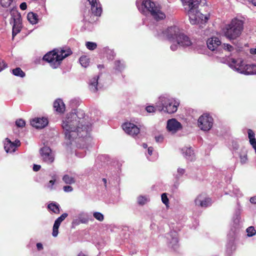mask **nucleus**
Segmentation results:
<instances>
[{"instance_id":"nucleus-30","label":"nucleus","mask_w":256,"mask_h":256,"mask_svg":"<svg viewBox=\"0 0 256 256\" xmlns=\"http://www.w3.org/2000/svg\"><path fill=\"white\" fill-rule=\"evenodd\" d=\"M12 74L16 76L22 78H24L26 76L25 72H23L20 68H16L13 69L12 70Z\"/></svg>"},{"instance_id":"nucleus-31","label":"nucleus","mask_w":256,"mask_h":256,"mask_svg":"<svg viewBox=\"0 0 256 256\" xmlns=\"http://www.w3.org/2000/svg\"><path fill=\"white\" fill-rule=\"evenodd\" d=\"M153 152H154V148L150 146L148 148V150H147V153H146V156L147 158L149 160L153 161L156 159V156H154L150 157L151 156L154 155V154L153 153Z\"/></svg>"},{"instance_id":"nucleus-45","label":"nucleus","mask_w":256,"mask_h":256,"mask_svg":"<svg viewBox=\"0 0 256 256\" xmlns=\"http://www.w3.org/2000/svg\"><path fill=\"white\" fill-rule=\"evenodd\" d=\"M240 159L241 163L244 164L246 162L247 160V156L245 152H243V154H240Z\"/></svg>"},{"instance_id":"nucleus-1","label":"nucleus","mask_w":256,"mask_h":256,"mask_svg":"<svg viewBox=\"0 0 256 256\" xmlns=\"http://www.w3.org/2000/svg\"><path fill=\"white\" fill-rule=\"evenodd\" d=\"M62 126L65 138L70 142L77 138L87 136L92 130V124L80 110L68 114L62 120Z\"/></svg>"},{"instance_id":"nucleus-23","label":"nucleus","mask_w":256,"mask_h":256,"mask_svg":"<svg viewBox=\"0 0 256 256\" xmlns=\"http://www.w3.org/2000/svg\"><path fill=\"white\" fill-rule=\"evenodd\" d=\"M98 76H94L89 82V89L92 92H96L98 90Z\"/></svg>"},{"instance_id":"nucleus-56","label":"nucleus","mask_w":256,"mask_h":256,"mask_svg":"<svg viewBox=\"0 0 256 256\" xmlns=\"http://www.w3.org/2000/svg\"><path fill=\"white\" fill-rule=\"evenodd\" d=\"M102 182H103L104 186L106 188V183H107V180H106V178H102Z\"/></svg>"},{"instance_id":"nucleus-26","label":"nucleus","mask_w":256,"mask_h":256,"mask_svg":"<svg viewBox=\"0 0 256 256\" xmlns=\"http://www.w3.org/2000/svg\"><path fill=\"white\" fill-rule=\"evenodd\" d=\"M62 180L65 184H72L76 182L74 176L68 174H64L62 176Z\"/></svg>"},{"instance_id":"nucleus-60","label":"nucleus","mask_w":256,"mask_h":256,"mask_svg":"<svg viewBox=\"0 0 256 256\" xmlns=\"http://www.w3.org/2000/svg\"><path fill=\"white\" fill-rule=\"evenodd\" d=\"M78 256H86L85 255H84V254H80L78 255Z\"/></svg>"},{"instance_id":"nucleus-12","label":"nucleus","mask_w":256,"mask_h":256,"mask_svg":"<svg viewBox=\"0 0 256 256\" xmlns=\"http://www.w3.org/2000/svg\"><path fill=\"white\" fill-rule=\"evenodd\" d=\"M167 242L170 247L174 250H176L178 246V238L176 232L171 231L166 234Z\"/></svg>"},{"instance_id":"nucleus-46","label":"nucleus","mask_w":256,"mask_h":256,"mask_svg":"<svg viewBox=\"0 0 256 256\" xmlns=\"http://www.w3.org/2000/svg\"><path fill=\"white\" fill-rule=\"evenodd\" d=\"M233 192L237 197H240L242 196V194L240 192L239 188H233Z\"/></svg>"},{"instance_id":"nucleus-52","label":"nucleus","mask_w":256,"mask_h":256,"mask_svg":"<svg viewBox=\"0 0 256 256\" xmlns=\"http://www.w3.org/2000/svg\"><path fill=\"white\" fill-rule=\"evenodd\" d=\"M20 8L22 10H25L26 8L27 5L26 2H22L20 4Z\"/></svg>"},{"instance_id":"nucleus-13","label":"nucleus","mask_w":256,"mask_h":256,"mask_svg":"<svg viewBox=\"0 0 256 256\" xmlns=\"http://www.w3.org/2000/svg\"><path fill=\"white\" fill-rule=\"evenodd\" d=\"M40 154L44 162L51 164L54 161V155L49 147L44 146L40 150Z\"/></svg>"},{"instance_id":"nucleus-40","label":"nucleus","mask_w":256,"mask_h":256,"mask_svg":"<svg viewBox=\"0 0 256 256\" xmlns=\"http://www.w3.org/2000/svg\"><path fill=\"white\" fill-rule=\"evenodd\" d=\"M14 0H0V4L3 8L9 7Z\"/></svg>"},{"instance_id":"nucleus-38","label":"nucleus","mask_w":256,"mask_h":256,"mask_svg":"<svg viewBox=\"0 0 256 256\" xmlns=\"http://www.w3.org/2000/svg\"><path fill=\"white\" fill-rule=\"evenodd\" d=\"M86 48L89 50H94L97 47V44L96 42H88L86 43Z\"/></svg>"},{"instance_id":"nucleus-51","label":"nucleus","mask_w":256,"mask_h":256,"mask_svg":"<svg viewBox=\"0 0 256 256\" xmlns=\"http://www.w3.org/2000/svg\"><path fill=\"white\" fill-rule=\"evenodd\" d=\"M248 4H252L253 6H256V0H246Z\"/></svg>"},{"instance_id":"nucleus-28","label":"nucleus","mask_w":256,"mask_h":256,"mask_svg":"<svg viewBox=\"0 0 256 256\" xmlns=\"http://www.w3.org/2000/svg\"><path fill=\"white\" fill-rule=\"evenodd\" d=\"M27 18L30 22L32 24H36L38 22L37 14L32 12H30L28 14Z\"/></svg>"},{"instance_id":"nucleus-58","label":"nucleus","mask_w":256,"mask_h":256,"mask_svg":"<svg viewBox=\"0 0 256 256\" xmlns=\"http://www.w3.org/2000/svg\"><path fill=\"white\" fill-rule=\"evenodd\" d=\"M142 147H143L144 148H148V145H147V144H145V143H144V144H142Z\"/></svg>"},{"instance_id":"nucleus-41","label":"nucleus","mask_w":256,"mask_h":256,"mask_svg":"<svg viewBox=\"0 0 256 256\" xmlns=\"http://www.w3.org/2000/svg\"><path fill=\"white\" fill-rule=\"evenodd\" d=\"M93 216L96 220L100 222H102L104 219V215L100 212H94Z\"/></svg>"},{"instance_id":"nucleus-11","label":"nucleus","mask_w":256,"mask_h":256,"mask_svg":"<svg viewBox=\"0 0 256 256\" xmlns=\"http://www.w3.org/2000/svg\"><path fill=\"white\" fill-rule=\"evenodd\" d=\"M175 42L176 44H172L170 46V50L172 51L176 50L178 46L188 47L192 44V42L190 38L184 34L182 32L178 37Z\"/></svg>"},{"instance_id":"nucleus-39","label":"nucleus","mask_w":256,"mask_h":256,"mask_svg":"<svg viewBox=\"0 0 256 256\" xmlns=\"http://www.w3.org/2000/svg\"><path fill=\"white\" fill-rule=\"evenodd\" d=\"M86 214L84 212H80L78 214V218L80 219V223L86 224L88 222V219L85 217Z\"/></svg>"},{"instance_id":"nucleus-53","label":"nucleus","mask_w":256,"mask_h":256,"mask_svg":"<svg viewBox=\"0 0 256 256\" xmlns=\"http://www.w3.org/2000/svg\"><path fill=\"white\" fill-rule=\"evenodd\" d=\"M80 222V219L76 218L72 220V224H75V225H78V224H79Z\"/></svg>"},{"instance_id":"nucleus-6","label":"nucleus","mask_w":256,"mask_h":256,"mask_svg":"<svg viewBox=\"0 0 256 256\" xmlns=\"http://www.w3.org/2000/svg\"><path fill=\"white\" fill-rule=\"evenodd\" d=\"M227 62L230 68L239 73L244 74H256V66L254 64L244 65L242 58L234 59L228 58Z\"/></svg>"},{"instance_id":"nucleus-7","label":"nucleus","mask_w":256,"mask_h":256,"mask_svg":"<svg viewBox=\"0 0 256 256\" xmlns=\"http://www.w3.org/2000/svg\"><path fill=\"white\" fill-rule=\"evenodd\" d=\"M70 54V51L66 52L63 49L54 50L46 54L43 59L48 62L52 68H56L60 66L62 60Z\"/></svg>"},{"instance_id":"nucleus-57","label":"nucleus","mask_w":256,"mask_h":256,"mask_svg":"<svg viewBox=\"0 0 256 256\" xmlns=\"http://www.w3.org/2000/svg\"><path fill=\"white\" fill-rule=\"evenodd\" d=\"M250 53L252 54H256V48H252L250 50Z\"/></svg>"},{"instance_id":"nucleus-44","label":"nucleus","mask_w":256,"mask_h":256,"mask_svg":"<svg viewBox=\"0 0 256 256\" xmlns=\"http://www.w3.org/2000/svg\"><path fill=\"white\" fill-rule=\"evenodd\" d=\"M16 124L17 126L22 128L25 126V122L22 119H19L16 122Z\"/></svg>"},{"instance_id":"nucleus-43","label":"nucleus","mask_w":256,"mask_h":256,"mask_svg":"<svg viewBox=\"0 0 256 256\" xmlns=\"http://www.w3.org/2000/svg\"><path fill=\"white\" fill-rule=\"evenodd\" d=\"M240 210L236 212V216L234 219V224L236 225H238L240 223Z\"/></svg>"},{"instance_id":"nucleus-36","label":"nucleus","mask_w":256,"mask_h":256,"mask_svg":"<svg viewBox=\"0 0 256 256\" xmlns=\"http://www.w3.org/2000/svg\"><path fill=\"white\" fill-rule=\"evenodd\" d=\"M246 236L248 237H251L255 235V234H256V230L254 226H250L246 228Z\"/></svg>"},{"instance_id":"nucleus-35","label":"nucleus","mask_w":256,"mask_h":256,"mask_svg":"<svg viewBox=\"0 0 256 256\" xmlns=\"http://www.w3.org/2000/svg\"><path fill=\"white\" fill-rule=\"evenodd\" d=\"M125 66L123 62L116 60L114 62V68L119 72H122Z\"/></svg>"},{"instance_id":"nucleus-5","label":"nucleus","mask_w":256,"mask_h":256,"mask_svg":"<svg viewBox=\"0 0 256 256\" xmlns=\"http://www.w3.org/2000/svg\"><path fill=\"white\" fill-rule=\"evenodd\" d=\"M180 104V102L177 98L169 96H161L156 103V107L160 112L174 114L177 111Z\"/></svg>"},{"instance_id":"nucleus-2","label":"nucleus","mask_w":256,"mask_h":256,"mask_svg":"<svg viewBox=\"0 0 256 256\" xmlns=\"http://www.w3.org/2000/svg\"><path fill=\"white\" fill-rule=\"evenodd\" d=\"M180 1L188 16L191 24H205L208 20V16L204 15L198 10L200 0H180Z\"/></svg>"},{"instance_id":"nucleus-20","label":"nucleus","mask_w":256,"mask_h":256,"mask_svg":"<svg viewBox=\"0 0 256 256\" xmlns=\"http://www.w3.org/2000/svg\"><path fill=\"white\" fill-rule=\"evenodd\" d=\"M68 216V214L66 213L62 214L60 217H58L55 220L54 226H53V230H52V236L54 237H56L58 234V228L61 224V222Z\"/></svg>"},{"instance_id":"nucleus-42","label":"nucleus","mask_w":256,"mask_h":256,"mask_svg":"<svg viewBox=\"0 0 256 256\" xmlns=\"http://www.w3.org/2000/svg\"><path fill=\"white\" fill-rule=\"evenodd\" d=\"M162 202L166 206H168L169 204V200L168 198L166 193H163L161 196Z\"/></svg>"},{"instance_id":"nucleus-24","label":"nucleus","mask_w":256,"mask_h":256,"mask_svg":"<svg viewBox=\"0 0 256 256\" xmlns=\"http://www.w3.org/2000/svg\"><path fill=\"white\" fill-rule=\"evenodd\" d=\"M248 133L250 142L256 152V141L255 139V134L250 129H248Z\"/></svg>"},{"instance_id":"nucleus-25","label":"nucleus","mask_w":256,"mask_h":256,"mask_svg":"<svg viewBox=\"0 0 256 256\" xmlns=\"http://www.w3.org/2000/svg\"><path fill=\"white\" fill-rule=\"evenodd\" d=\"M21 24L20 20H14V24L12 27V36H14L20 31Z\"/></svg>"},{"instance_id":"nucleus-22","label":"nucleus","mask_w":256,"mask_h":256,"mask_svg":"<svg viewBox=\"0 0 256 256\" xmlns=\"http://www.w3.org/2000/svg\"><path fill=\"white\" fill-rule=\"evenodd\" d=\"M54 108L58 112L62 113L65 111V105L61 99H57L54 102Z\"/></svg>"},{"instance_id":"nucleus-19","label":"nucleus","mask_w":256,"mask_h":256,"mask_svg":"<svg viewBox=\"0 0 256 256\" xmlns=\"http://www.w3.org/2000/svg\"><path fill=\"white\" fill-rule=\"evenodd\" d=\"M91 6L92 13L96 16H100L102 12L101 4L98 0H88Z\"/></svg>"},{"instance_id":"nucleus-21","label":"nucleus","mask_w":256,"mask_h":256,"mask_svg":"<svg viewBox=\"0 0 256 256\" xmlns=\"http://www.w3.org/2000/svg\"><path fill=\"white\" fill-rule=\"evenodd\" d=\"M184 156L188 160L192 161L195 158L194 153L191 147L184 146L181 150Z\"/></svg>"},{"instance_id":"nucleus-14","label":"nucleus","mask_w":256,"mask_h":256,"mask_svg":"<svg viewBox=\"0 0 256 256\" xmlns=\"http://www.w3.org/2000/svg\"><path fill=\"white\" fill-rule=\"evenodd\" d=\"M182 129V124L176 118L170 119L167 121L166 130L169 132L174 134Z\"/></svg>"},{"instance_id":"nucleus-29","label":"nucleus","mask_w":256,"mask_h":256,"mask_svg":"<svg viewBox=\"0 0 256 256\" xmlns=\"http://www.w3.org/2000/svg\"><path fill=\"white\" fill-rule=\"evenodd\" d=\"M150 200L148 196H139L137 198V202L139 205L144 206L147 204Z\"/></svg>"},{"instance_id":"nucleus-54","label":"nucleus","mask_w":256,"mask_h":256,"mask_svg":"<svg viewBox=\"0 0 256 256\" xmlns=\"http://www.w3.org/2000/svg\"><path fill=\"white\" fill-rule=\"evenodd\" d=\"M36 248L38 250H42L43 248L42 244L41 243H38L36 244Z\"/></svg>"},{"instance_id":"nucleus-18","label":"nucleus","mask_w":256,"mask_h":256,"mask_svg":"<svg viewBox=\"0 0 256 256\" xmlns=\"http://www.w3.org/2000/svg\"><path fill=\"white\" fill-rule=\"evenodd\" d=\"M48 120L46 118H36L32 119L30 124L31 125L36 128H42L48 124Z\"/></svg>"},{"instance_id":"nucleus-15","label":"nucleus","mask_w":256,"mask_h":256,"mask_svg":"<svg viewBox=\"0 0 256 256\" xmlns=\"http://www.w3.org/2000/svg\"><path fill=\"white\" fill-rule=\"evenodd\" d=\"M194 204L196 206L202 208H206L210 206L211 199L206 197L204 194H200L194 200Z\"/></svg>"},{"instance_id":"nucleus-47","label":"nucleus","mask_w":256,"mask_h":256,"mask_svg":"<svg viewBox=\"0 0 256 256\" xmlns=\"http://www.w3.org/2000/svg\"><path fill=\"white\" fill-rule=\"evenodd\" d=\"M146 112L148 113L154 112H155V108L152 106H149L146 108Z\"/></svg>"},{"instance_id":"nucleus-48","label":"nucleus","mask_w":256,"mask_h":256,"mask_svg":"<svg viewBox=\"0 0 256 256\" xmlns=\"http://www.w3.org/2000/svg\"><path fill=\"white\" fill-rule=\"evenodd\" d=\"M63 190L64 192H69L73 190V188L70 186H66L63 187Z\"/></svg>"},{"instance_id":"nucleus-10","label":"nucleus","mask_w":256,"mask_h":256,"mask_svg":"<svg viewBox=\"0 0 256 256\" xmlns=\"http://www.w3.org/2000/svg\"><path fill=\"white\" fill-rule=\"evenodd\" d=\"M214 124V119L211 116L204 114L200 116L198 120V128L203 131L210 130Z\"/></svg>"},{"instance_id":"nucleus-37","label":"nucleus","mask_w":256,"mask_h":256,"mask_svg":"<svg viewBox=\"0 0 256 256\" xmlns=\"http://www.w3.org/2000/svg\"><path fill=\"white\" fill-rule=\"evenodd\" d=\"M86 151L84 148H80L76 152V155L80 158H82L85 156Z\"/></svg>"},{"instance_id":"nucleus-59","label":"nucleus","mask_w":256,"mask_h":256,"mask_svg":"<svg viewBox=\"0 0 256 256\" xmlns=\"http://www.w3.org/2000/svg\"><path fill=\"white\" fill-rule=\"evenodd\" d=\"M229 246L232 247L233 246L232 243L229 244H228V246ZM227 248L228 249V247H227Z\"/></svg>"},{"instance_id":"nucleus-34","label":"nucleus","mask_w":256,"mask_h":256,"mask_svg":"<svg viewBox=\"0 0 256 256\" xmlns=\"http://www.w3.org/2000/svg\"><path fill=\"white\" fill-rule=\"evenodd\" d=\"M186 173V170L183 168H178L177 169L176 173L174 174L176 180H178Z\"/></svg>"},{"instance_id":"nucleus-55","label":"nucleus","mask_w":256,"mask_h":256,"mask_svg":"<svg viewBox=\"0 0 256 256\" xmlns=\"http://www.w3.org/2000/svg\"><path fill=\"white\" fill-rule=\"evenodd\" d=\"M250 201L252 204H256V198L255 196L252 197Z\"/></svg>"},{"instance_id":"nucleus-17","label":"nucleus","mask_w":256,"mask_h":256,"mask_svg":"<svg viewBox=\"0 0 256 256\" xmlns=\"http://www.w3.org/2000/svg\"><path fill=\"white\" fill-rule=\"evenodd\" d=\"M124 130L132 136H136L140 132V128L131 122H126L122 125Z\"/></svg>"},{"instance_id":"nucleus-27","label":"nucleus","mask_w":256,"mask_h":256,"mask_svg":"<svg viewBox=\"0 0 256 256\" xmlns=\"http://www.w3.org/2000/svg\"><path fill=\"white\" fill-rule=\"evenodd\" d=\"M52 180H50L47 184L44 185V188L50 191L55 189L54 186L56 181V175L52 176Z\"/></svg>"},{"instance_id":"nucleus-16","label":"nucleus","mask_w":256,"mask_h":256,"mask_svg":"<svg viewBox=\"0 0 256 256\" xmlns=\"http://www.w3.org/2000/svg\"><path fill=\"white\" fill-rule=\"evenodd\" d=\"M4 148L7 153H12L16 151V147L20 144L19 140L12 142L9 138H6L4 142Z\"/></svg>"},{"instance_id":"nucleus-49","label":"nucleus","mask_w":256,"mask_h":256,"mask_svg":"<svg viewBox=\"0 0 256 256\" xmlns=\"http://www.w3.org/2000/svg\"><path fill=\"white\" fill-rule=\"evenodd\" d=\"M6 67V64L2 60L0 59V72Z\"/></svg>"},{"instance_id":"nucleus-4","label":"nucleus","mask_w":256,"mask_h":256,"mask_svg":"<svg viewBox=\"0 0 256 256\" xmlns=\"http://www.w3.org/2000/svg\"><path fill=\"white\" fill-rule=\"evenodd\" d=\"M243 29V21L237 18H234L230 23L225 25L223 32L227 38L234 40L241 35Z\"/></svg>"},{"instance_id":"nucleus-32","label":"nucleus","mask_w":256,"mask_h":256,"mask_svg":"<svg viewBox=\"0 0 256 256\" xmlns=\"http://www.w3.org/2000/svg\"><path fill=\"white\" fill-rule=\"evenodd\" d=\"M48 207V209L55 214H58L60 212L59 205L56 202H52L50 204Z\"/></svg>"},{"instance_id":"nucleus-50","label":"nucleus","mask_w":256,"mask_h":256,"mask_svg":"<svg viewBox=\"0 0 256 256\" xmlns=\"http://www.w3.org/2000/svg\"><path fill=\"white\" fill-rule=\"evenodd\" d=\"M40 168L41 166L40 165L34 164L33 166V170L34 172H38L40 170Z\"/></svg>"},{"instance_id":"nucleus-3","label":"nucleus","mask_w":256,"mask_h":256,"mask_svg":"<svg viewBox=\"0 0 256 256\" xmlns=\"http://www.w3.org/2000/svg\"><path fill=\"white\" fill-rule=\"evenodd\" d=\"M136 4L142 14L150 16L156 21L163 20L166 17L162 7L151 0H136Z\"/></svg>"},{"instance_id":"nucleus-9","label":"nucleus","mask_w":256,"mask_h":256,"mask_svg":"<svg viewBox=\"0 0 256 256\" xmlns=\"http://www.w3.org/2000/svg\"><path fill=\"white\" fill-rule=\"evenodd\" d=\"M182 32V30L178 26H174L168 27L164 32H162L160 34H158V35L165 36L171 42L174 44Z\"/></svg>"},{"instance_id":"nucleus-8","label":"nucleus","mask_w":256,"mask_h":256,"mask_svg":"<svg viewBox=\"0 0 256 256\" xmlns=\"http://www.w3.org/2000/svg\"><path fill=\"white\" fill-rule=\"evenodd\" d=\"M206 44L208 49L212 51L216 50L218 52L220 50V47H222L224 50H228V52H232L233 50V47L229 44H224L220 46L221 42L216 37H212L208 38Z\"/></svg>"},{"instance_id":"nucleus-33","label":"nucleus","mask_w":256,"mask_h":256,"mask_svg":"<svg viewBox=\"0 0 256 256\" xmlns=\"http://www.w3.org/2000/svg\"><path fill=\"white\" fill-rule=\"evenodd\" d=\"M80 62L82 66L87 68L89 66V58L86 56H82L79 59Z\"/></svg>"}]
</instances>
